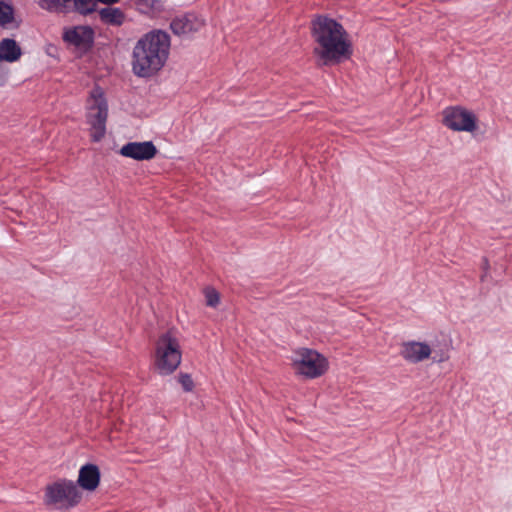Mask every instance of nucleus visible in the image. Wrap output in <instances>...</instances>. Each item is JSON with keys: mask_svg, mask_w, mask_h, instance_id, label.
Wrapping results in <instances>:
<instances>
[{"mask_svg": "<svg viewBox=\"0 0 512 512\" xmlns=\"http://www.w3.org/2000/svg\"><path fill=\"white\" fill-rule=\"evenodd\" d=\"M171 49V38L163 30L155 29L142 35L134 44L131 68L135 76L151 78L166 65Z\"/></svg>", "mask_w": 512, "mask_h": 512, "instance_id": "f03ea898", "label": "nucleus"}, {"mask_svg": "<svg viewBox=\"0 0 512 512\" xmlns=\"http://www.w3.org/2000/svg\"><path fill=\"white\" fill-rule=\"evenodd\" d=\"M41 8L51 12H62L71 9V0H38Z\"/></svg>", "mask_w": 512, "mask_h": 512, "instance_id": "2eb2a0df", "label": "nucleus"}, {"mask_svg": "<svg viewBox=\"0 0 512 512\" xmlns=\"http://www.w3.org/2000/svg\"><path fill=\"white\" fill-rule=\"evenodd\" d=\"M179 383L182 385L184 391L190 392L193 390L194 382L189 374L181 373L179 375Z\"/></svg>", "mask_w": 512, "mask_h": 512, "instance_id": "6ab92c4d", "label": "nucleus"}, {"mask_svg": "<svg viewBox=\"0 0 512 512\" xmlns=\"http://www.w3.org/2000/svg\"><path fill=\"white\" fill-rule=\"evenodd\" d=\"M78 484L85 490L94 491L100 482L99 468L94 464H86L79 470Z\"/></svg>", "mask_w": 512, "mask_h": 512, "instance_id": "f8f14e48", "label": "nucleus"}, {"mask_svg": "<svg viewBox=\"0 0 512 512\" xmlns=\"http://www.w3.org/2000/svg\"><path fill=\"white\" fill-rule=\"evenodd\" d=\"M63 40L80 51L88 50L94 40V31L89 26H74L64 30Z\"/></svg>", "mask_w": 512, "mask_h": 512, "instance_id": "6e6552de", "label": "nucleus"}, {"mask_svg": "<svg viewBox=\"0 0 512 512\" xmlns=\"http://www.w3.org/2000/svg\"><path fill=\"white\" fill-rule=\"evenodd\" d=\"M14 21V8L10 2L0 0V26L6 27Z\"/></svg>", "mask_w": 512, "mask_h": 512, "instance_id": "dca6fc26", "label": "nucleus"}, {"mask_svg": "<svg viewBox=\"0 0 512 512\" xmlns=\"http://www.w3.org/2000/svg\"><path fill=\"white\" fill-rule=\"evenodd\" d=\"M443 124L456 132L473 133L477 129V117L463 107L451 106L443 110Z\"/></svg>", "mask_w": 512, "mask_h": 512, "instance_id": "0eeeda50", "label": "nucleus"}, {"mask_svg": "<svg viewBox=\"0 0 512 512\" xmlns=\"http://www.w3.org/2000/svg\"><path fill=\"white\" fill-rule=\"evenodd\" d=\"M203 25L204 21L202 18L194 13H187L173 19L170 23V28L175 35L188 38L198 32Z\"/></svg>", "mask_w": 512, "mask_h": 512, "instance_id": "1a4fd4ad", "label": "nucleus"}, {"mask_svg": "<svg viewBox=\"0 0 512 512\" xmlns=\"http://www.w3.org/2000/svg\"><path fill=\"white\" fill-rule=\"evenodd\" d=\"M80 500L81 493L76 483L71 480L61 479L46 487L44 501L55 509H70Z\"/></svg>", "mask_w": 512, "mask_h": 512, "instance_id": "423d86ee", "label": "nucleus"}, {"mask_svg": "<svg viewBox=\"0 0 512 512\" xmlns=\"http://www.w3.org/2000/svg\"><path fill=\"white\" fill-rule=\"evenodd\" d=\"M314 54L322 65L338 64L352 55V44L342 24L327 16L312 22Z\"/></svg>", "mask_w": 512, "mask_h": 512, "instance_id": "f257e3e1", "label": "nucleus"}, {"mask_svg": "<svg viewBox=\"0 0 512 512\" xmlns=\"http://www.w3.org/2000/svg\"><path fill=\"white\" fill-rule=\"evenodd\" d=\"M291 365L295 374L306 379L321 377L329 368L328 359L310 348L295 350L291 355Z\"/></svg>", "mask_w": 512, "mask_h": 512, "instance_id": "39448f33", "label": "nucleus"}, {"mask_svg": "<svg viewBox=\"0 0 512 512\" xmlns=\"http://www.w3.org/2000/svg\"><path fill=\"white\" fill-rule=\"evenodd\" d=\"M21 55V48L15 40L5 38L0 41V61L13 63L16 62Z\"/></svg>", "mask_w": 512, "mask_h": 512, "instance_id": "ddd939ff", "label": "nucleus"}, {"mask_svg": "<svg viewBox=\"0 0 512 512\" xmlns=\"http://www.w3.org/2000/svg\"><path fill=\"white\" fill-rule=\"evenodd\" d=\"M86 109L91 139L94 142H99L105 136L108 117V103L104 91L99 86L91 90Z\"/></svg>", "mask_w": 512, "mask_h": 512, "instance_id": "20e7f679", "label": "nucleus"}, {"mask_svg": "<svg viewBox=\"0 0 512 512\" xmlns=\"http://www.w3.org/2000/svg\"><path fill=\"white\" fill-rule=\"evenodd\" d=\"M96 0H71V8L81 14H88L95 10Z\"/></svg>", "mask_w": 512, "mask_h": 512, "instance_id": "f3484780", "label": "nucleus"}, {"mask_svg": "<svg viewBox=\"0 0 512 512\" xmlns=\"http://www.w3.org/2000/svg\"><path fill=\"white\" fill-rule=\"evenodd\" d=\"M100 18L103 22L119 26L124 22V13L119 8L107 7L99 11Z\"/></svg>", "mask_w": 512, "mask_h": 512, "instance_id": "4468645a", "label": "nucleus"}, {"mask_svg": "<svg viewBox=\"0 0 512 512\" xmlns=\"http://www.w3.org/2000/svg\"><path fill=\"white\" fill-rule=\"evenodd\" d=\"M432 348L427 342L410 340L401 344L400 355L409 363L416 364L430 358Z\"/></svg>", "mask_w": 512, "mask_h": 512, "instance_id": "9d476101", "label": "nucleus"}, {"mask_svg": "<svg viewBox=\"0 0 512 512\" xmlns=\"http://www.w3.org/2000/svg\"><path fill=\"white\" fill-rule=\"evenodd\" d=\"M120 155L137 161L150 160L157 154V148L152 141L129 142L123 145Z\"/></svg>", "mask_w": 512, "mask_h": 512, "instance_id": "9b49d317", "label": "nucleus"}, {"mask_svg": "<svg viewBox=\"0 0 512 512\" xmlns=\"http://www.w3.org/2000/svg\"><path fill=\"white\" fill-rule=\"evenodd\" d=\"M203 292L206 305L216 308L220 303V294L213 287H206Z\"/></svg>", "mask_w": 512, "mask_h": 512, "instance_id": "a211bd4d", "label": "nucleus"}, {"mask_svg": "<svg viewBox=\"0 0 512 512\" xmlns=\"http://www.w3.org/2000/svg\"><path fill=\"white\" fill-rule=\"evenodd\" d=\"M182 352L175 332L167 331L155 343L154 365L161 375L173 373L180 365Z\"/></svg>", "mask_w": 512, "mask_h": 512, "instance_id": "7ed1b4c3", "label": "nucleus"}]
</instances>
